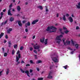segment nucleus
Listing matches in <instances>:
<instances>
[{"mask_svg":"<svg viewBox=\"0 0 80 80\" xmlns=\"http://www.w3.org/2000/svg\"><path fill=\"white\" fill-rule=\"evenodd\" d=\"M46 30L47 32H49L50 30H57V28L52 26L50 27L49 26Z\"/></svg>","mask_w":80,"mask_h":80,"instance_id":"obj_1","label":"nucleus"},{"mask_svg":"<svg viewBox=\"0 0 80 80\" xmlns=\"http://www.w3.org/2000/svg\"><path fill=\"white\" fill-rule=\"evenodd\" d=\"M33 47L35 50H38L40 48V46L39 45H37V43H36L35 45H34Z\"/></svg>","mask_w":80,"mask_h":80,"instance_id":"obj_2","label":"nucleus"},{"mask_svg":"<svg viewBox=\"0 0 80 80\" xmlns=\"http://www.w3.org/2000/svg\"><path fill=\"white\" fill-rule=\"evenodd\" d=\"M60 37H63V35H61L59 36H58L56 38V40H60V41H62V40L60 38Z\"/></svg>","mask_w":80,"mask_h":80,"instance_id":"obj_3","label":"nucleus"},{"mask_svg":"<svg viewBox=\"0 0 80 80\" xmlns=\"http://www.w3.org/2000/svg\"><path fill=\"white\" fill-rule=\"evenodd\" d=\"M21 58V54H19L18 55V57L17 56H16V62H18L19 60V59Z\"/></svg>","mask_w":80,"mask_h":80,"instance_id":"obj_4","label":"nucleus"},{"mask_svg":"<svg viewBox=\"0 0 80 80\" xmlns=\"http://www.w3.org/2000/svg\"><path fill=\"white\" fill-rule=\"evenodd\" d=\"M38 22V19H37V20H35L32 21V25H35L36 23Z\"/></svg>","mask_w":80,"mask_h":80,"instance_id":"obj_5","label":"nucleus"},{"mask_svg":"<svg viewBox=\"0 0 80 80\" xmlns=\"http://www.w3.org/2000/svg\"><path fill=\"white\" fill-rule=\"evenodd\" d=\"M52 60L54 62H58V61L56 58H53L52 59Z\"/></svg>","mask_w":80,"mask_h":80,"instance_id":"obj_6","label":"nucleus"},{"mask_svg":"<svg viewBox=\"0 0 80 80\" xmlns=\"http://www.w3.org/2000/svg\"><path fill=\"white\" fill-rule=\"evenodd\" d=\"M68 19L69 20V21L71 23H72V22H73V18H72L71 17H69Z\"/></svg>","mask_w":80,"mask_h":80,"instance_id":"obj_7","label":"nucleus"},{"mask_svg":"<svg viewBox=\"0 0 80 80\" xmlns=\"http://www.w3.org/2000/svg\"><path fill=\"white\" fill-rule=\"evenodd\" d=\"M12 28H9L8 30H7V32L8 33H10V32L12 31Z\"/></svg>","mask_w":80,"mask_h":80,"instance_id":"obj_8","label":"nucleus"},{"mask_svg":"<svg viewBox=\"0 0 80 80\" xmlns=\"http://www.w3.org/2000/svg\"><path fill=\"white\" fill-rule=\"evenodd\" d=\"M25 73L27 74V76L30 77V76L29 75V71L28 70H26L25 71Z\"/></svg>","mask_w":80,"mask_h":80,"instance_id":"obj_9","label":"nucleus"},{"mask_svg":"<svg viewBox=\"0 0 80 80\" xmlns=\"http://www.w3.org/2000/svg\"><path fill=\"white\" fill-rule=\"evenodd\" d=\"M78 5H76L77 8L78 9H80V2L78 3Z\"/></svg>","mask_w":80,"mask_h":80,"instance_id":"obj_10","label":"nucleus"},{"mask_svg":"<svg viewBox=\"0 0 80 80\" xmlns=\"http://www.w3.org/2000/svg\"><path fill=\"white\" fill-rule=\"evenodd\" d=\"M8 15H10V16H12V14L11 13V11L9 10H8Z\"/></svg>","mask_w":80,"mask_h":80,"instance_id":"obj_11","label":"nucleus"},{"mask_svg":"<svg viewBox=\"0 0 80 80\" xmlns=\"http://www.w3.org/2000/svg\"><path fill=\"white\" fill-rule=\"evenodd\" d=\"M17 10L18 11V12H20V10H21V8H20V6H18L17 7Z\"/></svg>","mask_w":80,"mask_h":80,"instance_id":"obj_12","label":"nucleus"},{"mask_svg":"<svg viewBox=\"0 0 80 80\" xmlns=\"http://www.w3.org/2000/svg\"><path fill=\"white\" fill-rule=\"evenodd\" d=\"M8 47L10 48L11 47V45H12V43H11V41H9L8 42Z\"/></svg>","mask_w":80,"mask_h":80,"instance_id":"obj_13","label":"nucleus"},{"mask_svg":"<svg viewBox=\"0 0 80 80\" xmlns=\"http://www.w3.org/2000/svg\"><path fill=\"white\" fill-rule=\"evenodd\" d=\"M18 25L20 26V27H22V24L20 21H19L18 23Z\"/></svg>","mask_w":80,"mask_h":80,"instance_id":"obj_14","label":"nucleus"},{"mask_svg":"<svg viewBox=\"0 0 80 80\" xmlns=\"http://www.w3.org/2000/svg\"><path fill=\"white\" fill-rule=\"evenodd\" d=\"M42 61L40 60H39L36 61V64H38V63H42Z\"/></svg>","mask_w":80,"mask_h":80,"instance_id":"obj_15","label":"nucleus"},{"mask_svg":"<svg viewBox=\"0 0 80 80\" xmlns=\"http://www.w3.org/2000/svg\"><path fill=\"white\" fill-rule=\"evenodd\" d=\"M66 43V45H70V41H68L67 40Z\"/></svg>","mask_w":80,"mask_h":80,"instance_id":"obj_16","label":"nucleus"},{"mask_svg":"<svg viewBox=\"0 0 80 80\" xmlns=\"http://www.w3.org/2000/svg\"><path fill=\"white\" fill-rule=\"evenodd\" d=\"M3 35H4V33L2 32L0 34V38H2V37H3Z\"/></svg>","mask_w":80,"mask_h":80,"instance_id":"obj_17","label":"nucleus"},{"mask_svg":"<svg viewBox=\"0 0 80 80\" xmlns=\"http://www.w3.org/2000/svg\"><path fill=\"white\" fill-rule=\"evenodd\" d=\"M14 20V18L13 17H11L10 19V22H13Z\"/></svg>","mask_w":80,"mask_h":80,"instance_id":"obj_18","label":"nucleus"},{"mask_svg":"<svg viewBox=\"0 0 80 80\" xmlns=\"http://www.w3.org/2000/svg\"><path fill=\"white\" fill-rule=\"evenodd\" d=\"M37 8H40V10H42L43 9V7L41 6H39Z\"/></svg>","mask_w":80,"mask_h":80,"instance_id":"obj_19","label":"nucleus"},{"mask_svg":"<svg viewBox=\"0 0 80 80\" xmlns=\"http://www.w3.org/2000/svg\"><path fill=\"white\" fill-rule=\"evenodd\" d=\"M47 78H49V79H52V78H53V77H52V76H50V75H48L47 77Z\"/></svg>","mask_w":80,"mask_h":80,"instance_id":"obj_20","label":"nucleus"},{"mask_svg":"<svg viewBox=\"0 0 80 80\" xmlns=\"http://www.w3.org/2000/svg\"><path fill=\"white\" fill-rule=\"evenodd\" d=\"M62 20H64V21H65L66 20V18L65 17V15H64L63 16L62 18Z\"/></svg>","mask_w":80,"mask_h":80,"instance_id":"obj_21","label":"nucleus"},{"mask_svg":"<svg viewBox=\"0 0 80 80\" xmlns=\"http://www.w3.org/2000/svg\"><path fill=\"white\" fill-rule=\"evenodd\" d=\"M44 41H45V38H43L42 39H42H40V42H42V43H43V42H44Z\"/></svg>","mask_w":80,"mask_h":80,"instance_id":"obj_22","label":"nucleus"},{"mask_svg":"<svg viewBox=\"0 0 80 80\" xmlns=\"http://www.w3.org/2000/svg\"><path fill=\"white\" fill-rule=\"evenodd\" d=\"M9 73V69H7V71H6V75H7Z\"/></svg>","mask_w":80,"mask_h":80,"instance_id":"obj_23","label":"nucleus"},{"mask_svg":"<svg viewBox=\"0 0 80 80\" xmlns=\"http://www.w3.org/2000/svg\"><path fill=\"white\" fill-rule=\"evenodd\" d=\"M62 41L64 43V45H65V46L67 45V44L65 42V40H64V39H62Z\"/></svg>","mask_w":80,"mask_h":80,"instance_id":"obj_24","label":"nucleus"},{"mask_svg":"<svg viewBox=\"0 0 80 80\" xmlns=\"http://www.w3.org/2000/svg\"><path fill=\"white\" fill-rule=\"evenodd\" d=\"M52 32H56V30H54V31H53V30H52V31L50 30L49 31V33H52Z\"/></svg>","mask_w":80,"mask_h":80,"instance_id":"obj_25","label":"nucleus"},{"mask_svg":"<svg viewBox=\"0 0 80 80\" xmlns=\"http://www.w3.org/2000/svg\"><path fill=\"white\" fill-rule=\"evenodd\" d=\"M75 47H76V48H78V44H76L75 45Z\"/></svg>","mask_w":80,"mask_h":80,"instance_id":"obj_26","label":"nucleus"},{"mask_svg":"<svg viewBox=\"0 0 80 80\" xmlns=\"http://www.w3.org/2000/svg\"><path fill=\"white\" fill-rule=\"evenodd\" d=\"M47 41H48V39H46L45 40V42H44L45 45H47Z\"/></svg>","mask_w":80,"mask_h":80,"instance_id":"obj_27","label":"nucleus"},{"mask_svg":"<svg viewBox=\"0 0 80 80\" xmlns=\"http://www.w3.org/2000/svg\"><path fill=\"white\" fill-rule=\"evenodd\" d=\"M20 70L21 71L22 73H25V71H23L22 68H20Z\"/></svg>","mask_w":80,"mask_h":80,"instance_id":"obj_28","label":"nucleus"},{"mask_svg":"<svg viewBox=\"0 0 80 80\" xmlns=\"http://www.w3.org/2000/svg\"><path fill=\"white\" fill-rule=\"evenodd\" d=\"M12 55H14L15 53V50H12Z\"/></svg>","mask_w":80,"mask_h":80,"instance_id":"obj_29","label":"nucleus"},{"mask_svg":"<svg viewBox=\"0 0 80 80\" xmlns=\"http://www.w3.org/2000/svg\"><path fill=\"white\" fill-rule=\"evenodd\" d=\"M68 32H69V31L66 30V31H64V33H66V34H67V33H68Z\"/></svg>","mask_w":80,"mask_h":80,"instance_id":"obj_30","label":"nucleus"},{"mask_svg":"<svg viewBox=\"0 0 80 80\" xmlns=\"http://www.w3.org/2000/svg\"><path fill=\"white\" fill-rule=\"evenodd\" d=\"M71 41H72V42L71 43H72V45L73 46H74V45H75V44L74 43V42H73V41L72 40H71Z\"/></svg>","mask_w":80,"mask_h":80,"instance_id":"obj_31","label":"nucleus"},{"mask_svg":"<svg viewBox=\"0 0 80 80\" xmlns=\"http://www.w3.org/2000/svg\"><path fill=\"white\" fill-rule=\"evenodd\" d=\"M38 80H43V78H38Z\"/></svg>","mask_w":80,"mask_h":80,"instance_id":"obj_32","label":"nucleus"},{"mask_svg":"<svg viewBox=\"0 0 80 80\" xmlns=\"http://www.w3.org/2000/svg\"><path fill=\"white\" fill-rule=\"evenodd\" d=\"M30 63H31L32 64H35V63L33 62V61H32V60H31L30 61Z\"/></svg>","mask_w":80,"mask_h":80,"instance_id":"obj_33","label":"nucleus"},{"mask_svg":"<svg viewBox=\"0 0 80 80\" xmlns=\"http://www.w3.org/2000/svg\"><path fill=\"white\" fill-rule=\"evenodd\" d=\"M68 67V65H66L64 66H63V67H64L65 69H67V67Z\"/></svg>","mask_w":80,"mask_h":80,"instance_id":"obj_34","label":"nucleus"},{"mask_svg":"<svg viewBox=\"0 0 80 80\" xmlns=\"http://www.w3.org/2000/svg\"><path fill=\"white\" fill-rule=\"evenodd\" d=\"M14 48H17V45L15 44L14 45Z\"/></svg>","mask_w":80,"mask_h":80,"instance_id":"obj_35","label":"nucleus"},{"mask_svg":"<svg viewBox=\"0 0 80 80\" xmlns=\"http://www.w3.org/2000/svg\"><path fill=\"white\" fill-rule=\"evenodd\" d=\"M28 26H30V22H28L27 24H26Z\"/></svg>","mask_w":80,"mask_h":80,"instance_id":"obj_36","label":"nucleus"},{"mask_svg":"<svg viewBox=\"0 0 80 80\" xmlns=\"http://www.w3.org/2000/svg\"><path fill=\"white\" fill-rule=\"evenodd\" d=\"M4 57H7V53L5 52V53H4Z\"/></svg>","mask_w":80,"mask_h":80,"instance_id":"obj_37","label":"nucleus"},{"mask_svg":"<svg viewBox=\"0 0 80 80\" xmlns=\"http://www.w3.org/2000/svg\"><path fill=\"white\" fill-rule=\"evenodd\" d=\"M53 66L52 65H51L50 67H49V68L50 69V70H51V69H52V68H53Z\"/></svg>","mask_w":80,"mask_h":80,"instance_id":"obj_38","label":"nucleus"},{"mask_svg":"<svg viewBox=\"0 0 80 80\" xmlns=\"http://www.w3.org/2000/svg\"><path fill=\"white\" fill-rule=\"evenodd\" d=\"M5 38L6 39H8V35H6L5 36Z\"/></svg>","mask_w":80,"mask_h":80,"instance_id":"obj_39","label":"nucleus"},{"mask_svg":"<svg viewBox=\"0 0 80 80\" xmlns=\"http://www.w3.org/2000/svg\"><path fill=\"white\" fill-rule=\"evenodd\" d=\"M23 49V46H21L20 47V50H22Z\"/></svg>","mask_w":80,"mask_h":80,"instance_id":"obj_40","label":"nucleus"},{"mask_svg":"<svg viewBox=\"0 0 80 80\" xmlns=\"http://www.w3.org/2000/svg\"><path fill=\"white\" fill-rule=\"evenodd\" d=\"M52 71H50L48 75H52Z\"/></svg>","mask_w":80,"mask_h":80,"instance_id":"obj_41","label":"nucleus"},{"mask_svg":"<svg viewBox=\"0 0 80 80\" xmlns=\"http://www.w3.org/2000/svg\"><path fill=\"white\" fill-rule=\"evenodd\" d=\"M8 22V20H6L4 22V24L5 25Z\"/></svg>","mask_w":80,"mask_h":80,"instance_id":"obj_42","label":"nucleus"},{"mask_svg":"<svg viewBox=\"0 0 80 80\" xmlns=\"http://www.w3.org/2000/svg\"><path fill=\"white\" fill-rule=\"evenodd\" d=\"M0 15L1 16H2V17H3V12H1V13Z\"/></svg>","mask_w":80,"mask_h":80,"instance_id":"obj_43","label":"nucleus"},{"mask_svg":"<svg viewBox=\"0 0 80 80\" xmlns=\"http://www.w3.org/2000/svg\"><path fill=\"white\" fill-rule=\"evenodd\" d=\"M12 3H11L9 6V8H12Z\"/></svg>","mask_w":80,"mask_h":80,"instance_id":"obj_44","label":"nucleus"},{"mask_svg":"<svg viewBox=\"0 0 80 80\" xmlns=\"http://www.w3.org/2000/svg\"><path fill=\"white\" fill-rule=\"evenodd\" d=\"M30 72V73H32V72H33V70L32 69H30L29 70Z\"/></svg>","mask_w":80,"mask_h":80,"instance_id":"obj_45","label":"nucleus"},{"mask_svg":"<svg viewBox=\"0 0 80 80\" xmlns=\"http://www.w3.org/2000/svg\"><path fill=\"white\" fill-rule=\"evenodd\" d=\"M60 41H58L56 42V43H58V44H59V45L60 44Z\"/></svg>","mask_w":80,"mask_h":80,"instance_id":"obj_46","label":"nucleus"},{"mask_svg":"<svg viewBox=\"0 0 80 80\" xmlns=\"http://www.w3.org/2000/svg\"><path fill=\"white\" fill-rule=\"evenodd\" d=\"M76 30H78V29H80V28L78 26H77L76 27Z\"/></svg>","mask_w":80,"mask_h":80,"instance_id":"obj_47","label":"nucleus"},{"mask_svg":"<svg viewBox=\"0 0 80 80\" xmlns=\"http://www.w3.org/2000/svg\"><path fill=\"white\" fill-rule=\"evenodd\" d=\"M26 67H29V66H30V65L29 64H27L26 65Z\"/></svg>","mask_w":80,"mask_h":80,"instance_id":"obj_48","label":"nucleus"},{"mask_svg":"<svg viewBox=\"0 0 80 80\" xmlns=\"http://www.w3.org/2000/svg\"><path fill=\"white\" fill-rule=\"evenodd\" d=\"M21 63H22V64H23V63H25V62H24L22 60L21 62Z\"/></svg>","mask_w":80,"mask_h":80,"instance_id":"obj_49","label":"nucleus"},{"mask_svg":"<svg viewBox=\"0 0 80 80\" xmlns=\"http://www.w3.org/2000/svg\"><path fill=\"white\" fill-rule=\"evenodd\" d=\"M17 54H20V51L18 50L17 51Z\"/></svg>","mask_w":80,"mask_h":80,"instance_id":"obj_50","label":"nucleus"},{"mask_svg":"<svg viewBox=\"0 0 80 80\" xmlns=\"http://www.w3.org/2000/svg\"><path fill=\"white\" fill-rule=\"evenodd\" d=\"M29 50H30V51H32V50H33V48L32 47H31L30 48Z\"/></svg>","mask_w":80,"mask_h":80,"instance_id":"obj_51","label":"nucleus"},{"mask_svg":"<svg viewBox=\"0 0 80 80\" xmlns=\"http://www.w3.org/2000/svg\"><path fill=\"white\" fill-rule=\"evenodd\" d=\"M68 50H71L72 51V49H71V48L70 47H69L68 48Z\"/></svg>","mask_w":80,"mask_h":80,"instance_id":"obj_52","label":"nucleus"},{"mask_svg":"<svg viewBox=\"0 0 80 80\" xmlns=\"http://www.w3.org/2000/svg\"><path fill=\"white\" fill-rule=\"evenodd\" d=\"M34 53H36V54H37V51H36V50H34Z\"/></svg>","mask_w":80,"mask_h":80,"instance_id":"obj_53","label":"nucleus"},{"mask_svg":"<svg viewBox=\"0 0 80 80\" xmlns=\"http://www.w3.org/2000/svg\"><path fill=\"white\" fill-rule=\"evenodd\" d=\"M66 17H69V14L68 13H67L66 14Z\"/></svg>","mask_w":80,"mask_h":80,"instance_id":"obj_54","label":"nucleus"},{"mask_svg":"<svg viewBox=\"0 0 80 80\" xmlns=\"http://www.w3.org/2000/svg\"><path fill=\"white\" fill-rule=\"evenodd\" d=\"M3 71H2L0 72V76H1V75H2V72H3Z\"/></svg>","mask_w":80,"mask_h":80,"instance_id":"obj_55","label":"nucleus"},{"mask_svg":"<svg viewBox=\"0 0 80 80\" xmlns=\"http://www.w3.org/2000/svg\"><path fill=\"white\" fill-rule=\"evenodd\" d=\"M2 50L3 51V52H4V51H5V49L4 48H2Z\"/></svg>","mask_w":80,"mask_h":80,"instance_id":"obj_56","label":"nucleus"},{"mask_svg":"<svg viewBox=\"0 0 80 80\" xmlns=\"http://www.w3.org/2000/svg\"><path fill=\"white\" fill-rule=\"evenodd\" d=\"M25 31L26 32H28V29L27 28H26L25 30Z\"/></svg>","mask_w":80,"mask_h":80,"instance_id":"obj_57","label":"nucleus"},{"mask_svg":"<svg viewBox=\"0 0 80 80\" xmlns=\"http://www.w3.org/2000/svg\"><path fill=\"white\" fill-rule=\"evenodd\" d=\"M7 42V40H5L4 41V43H6Z\"/></svg>","mask_w":80,"mask_h":80,"instance_id":"obj_58","label":"nucleus"},{"mask_svg":"<svg viewBox=\"0 0 80 80\" xmlns=\"http://www.w3.org/2000/svg\"><path fill=\"white\" fill-rule=\"evenodd\" d=\"M74 51H72L71 52V54H73Z\"/></svg>","mask_w":80,"mask_h":80,"instance_id":"obj_59","label":"nucleus"},{"mask_svg":"<svg viewBox=\"0 0 80 80\" xmlns=\"http://www.w3.org/2000/svg\"><path fill=\"white\" fill-rule=\"evenodd\" d=\"M3 24H4V22H2L1 25V26H2V25H3Z\"/></svg>","mask_w":80,"mask_h":80,"instance_id":"obj_60","label":"nucleus"},{"mask_svg":"<svg viewBox=\"0 0 80 80\" xmlns=\"http://www.w3.org/2000/svg\"><path fill=\"white\" fill-rule=\"evenodd\" d=\"M46 12H48V8H46Z\"/></svg>","mask_w":80,"mask_h":80,"instance_id":"obj_61","label":"nucleus"},{"mask_svg":"<svg viewBox=\"0 0 80 80\" xmlns=\"http://www.w3.org/2000/svg\"><path fill=\"white\" fill-rule=\"evenodd\" d=\"M63 30H67V28H66V27H63Z\"/></svg>","mask_w":80,"mask_h":80,"instance_id":"obj_62","label":"nucleus"},{"mask_svg":"<svg viewBox=\"0 0 80 80\" xmlns=\"http://www.w3.org/2000/svg\"><path fill=\"white\" fill-rule=\"evenodd\" d=\"M35 38V36H33L32 37V39H34Z\"/></svg>","mask_w":80,"mask_h":80,"instance_id":"obj_63","label":"nucleus"},{"mask_svg":"<svg viewBox=\"0 0 80 80\" xmlns=\"http://www.w3.org/2000/svg\"><path fill=\"white\" fill-rule=\"evenodd\" d=\"M37 70L38 71V72H39V71H40V69H39V68H37Z\"/></svg>","mask_w":80,"mask_h":80,"instance_id":"obj_64","label":"nucleus"}]
</instances>
